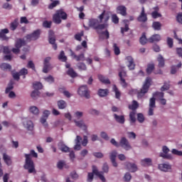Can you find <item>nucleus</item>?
Wrapping results in <instances>:
<instances>
[{
  "label": "nucleus",
  "mask_w": 182,
  "mask_h": 182,
  "mask_svg": "<svg viewBox=\"0 0 182 182\" xmlns=\"http://www.w3.org/2000/svg\"><path fill=\"white\" fill-rule=\"evenodd\" d=\"M82 140V137L77 135L75 139V145L74 146V150H80L82 149V146L80 145V141Z\"/></svg>",
  "instance_id": "a878e982"
},
{
  "label": "nucleus",
  "mask_w": 182,
  "mask_h": 182,
  "mask_svg": "<svg viewBox=\"0 0 182 182\" xmlns=\"http://www.w3.org/2000/svg\"><path fill=\"white\" fill-rule=\"evenodd\" d=\"M116 157H117V151H112L110 153V156H109L110 160H116Z\"/></svg>",
  "instance_id": "bf43d9fd"
},
{
  "label": "nucleus",
  "mask_w": 182,
  "mask_h": 182,
  "mask_svg": "<svg viewBox=\"0 0 182 182\" xmlns=\"http://www.w3.org/2000/svg\"><path fill=\"white\" fill-rule=\"evenodd\" d=\"M52 58L50 57H46L44 59V62H43V73H48V72H49V68H50V60Z\"/></svg>",
  "instance_id": "ddd939ff"
},
{
  "label": "nucleus",
  "mask_w": 182,
  "mask_h": 182,
  "mask_svg": "<svg viewBox=\"0 0 182 182\" xmlns=\"http://www.w3.org/2000/svg\"><path fill=\"white\" fill-rule=\"evenodd\" d=\"M77 67L80 70H86V69H87V68L86 67V64H85L84 63H78L77 64Z\"/></svg>",
  "instance_id": "603ef678"
},
{
  "label": "nucleus",
  "mask_w": 182,
  "mask_h": 182,
  "mask_svg": "<svg viewBox=\"0 0 182 182\" xmlns=\"http://www.w3.org/2000/svg\"><path fill=\"white\" fill-rule=\"evenodd\" d=\"M159 168L161 171H168V170H171V166L168 164H161L159 165Z\"/></svg>",
  "instance_id": "c85d7f7f"
},
{
  "label": "nucleus",
  "mask_w": 182,
  "mask_h": 182,
  "mask_svg": "<svg viewBox=\"0 0 182 182\" xmlns=\"http://www.w3.org/2000/svg\"><path fill=\"white\" fill-rule=\"evenodd\" d=\"M40 95H41V92L36 90H33L31 95L32 99H33L34 100H36V99H38V97H39Z\"/></svg>",
  "instance_id": "79ce46f5"
},
{
  "label": "nucleus",
  "mask_w": 182,
  "mask_h": 182,
  "mask_svg": "<svg viewBox=\"0 0 182 182\" xmlns=\"http://www.w3.org/2000/svg\"><path fill=\"white\" fill-rule=\"evenodd\" d=\"M0 68L1 70H11L12 69V66L6 63H3L0 65Z\"/></svg>",
  "instance_id": "e433bc0d"
},
{
  "label": "nucleus",
  "mask_w": 182,
  "mask_h": 182,
  "mask_svg": "<svg viewBox=\"0 0 182 182\" xmlns=\"http://www.w3.org/2000/svg\"><path fill=\"white\" fill-rule=\"evenodd\" d=\"M149 42V38L146 37V33H143L141 37L139 38V43L141 45H146Z\"/></svg>",
  "instance_id": "58836bf2"
},
{
  "label": "nucleus",
  "mask_w": 182,
  "mask_h": 182,
  "mask_svg": "<svg viewBox=\"0 0 182 182\" xmlns=\"http://www.w3.org/2000/svg\"><path fill=\"white\" fill-rule=\"evenodd\" d=\"M99 20L97 18H90L88 22V26H86L83 24V26L85 31H89L90 28L92 29H95V31H103V29H106L107 28V22L109 19H110V16L109 13L104 10L101 14L98 16Z\"/></svg>",
  "instance_id": "f257e3e1"
},
{
  "label": "nucleus",
  "mask_w": 182,
  "mask_h": 182,
  "mask_svg": "<svg viewBox=\"0 0 182 182\" xmlns=\"http://www.w3.org/2000/svg\"><path fill=\"white\" fill-rule=\"evenodd\" d=\"M94 174L97 176V177H99V178L102 182H106V178H105V176H103V172L99 171L96 166H92V173H88L87 179V182L93 181V178L95 176Z\"/></svg>",
  "instance_id": "20e7f679"
},
{
  "label": "nucleus",
  "mask_w": 182,
  "mask_h": 182,
  "mask_svg": "<svg viewBox=\"0 0 182 182\" xmlns=\"http://www.w3.org/2000/svg\"><path fill=\"white\" fill-rule=\"evenodd\" d=\"M33 87L35 90H41L43 87V85H42V83L37 82L33 85Z\"/></svg>",
  "instance_id": "09e8293b"
},
{
  "label": "nucleus",
  "mask_w": 182,
  "mask_h": 182,
  "mask_svg": "<svg viewBox=\"0 0 182 182\" xmlns=\"http://www.w3.org/2000/svg\"><path fill=\"white\" fill-rule=\"evenodd\" d=\"M23 126H25L27 130H33V123L31 120H27L23 122Z\"/></svg>",
  "instance_id": "473e14b6"
},
{
  "label": "nucleus",
  "mask_w": 182,
  "mask_h": 182,
  "mask_svg": "<svg viewBox=\"0 0 182 182\" xmlns=\"http://www.w3.org/2000/svg\"><path fill=\"white\" fill-rule=\"evenodd\" d=\"M67 75L70 76V77H77V73L73 70V68H70L67 71Z\"/></svg>",
  "instance_id": "ea45409f"
},
{
  "label": "nucleus",
  "mask_w": 182,
  "mask_h": 182,
  "mask_svg": "<svg viewBox=\"0 0 182 182\" xmlns=\"http://www.w3.org/2000/svg\"><path fill=\"white\" fill-rule=\"evenodd\" d=\"M154 97H159V100L163 99L164 97V92H156L154 93Z\"/></svg>",
  "instance_id": "864d4df0"
},
{
  "label": "nucleus",
  "mask_w": 182,
  "mask_h": 182,
  "mask_svg": "<svg viewBox=\"0 0 182 182\" xmlns=\"http://www.w3.org/2000/svg\"><path fill=\"white\" fill-rule=\"evenodd\" d=\"M170 89V82H165L164 85L161 87V92H164Z\"/></svg>",
  "instance_id": "8fccbe9b"
},
{
  "label": "nucleus",
  "mask_w": 182,
  "mask_h": 182,
  "mask_svg": "<svg viewBox=\"0 0 182 182\" xmlns=\"http://www.w3.org/2000/svg\"><path fill=\"white\" fill-rule=\"evenodd\" d=\"M82 36H83V31H81L80 33H77L75 36L76 41H82Z\"/></svg>",
  "instance_id": "0e129e2a"
},
{
  "label": "nucleus",
  "mask_w": 182,
  "mask_h": 182,
  "mask_svg": "<svg viewBox=\"0 0 182 182\" xmlns=\"http://www.w3.org/2000/svg\"><path fill=\"white\" fill-rule=\"evenodd\" d=\"M100 136L102 137V139H104V140H109V135H107V133L105 132H102L100 134Z\"/></svg>",
  "instance_id": "69168bd1"
},
{
  "label": "nucleus",
  "mask_w": 182,
  "mask_h": 182,
  "mask_svg": "<svg viewBox=\"0 0 182 182\" xmlns=\"http://www.w3.org/2000/svg\"><path fill=\"white\" fill-rule=\"evenodd\" d=\"M151 83V78L150 77H146L145 82L141 89L140 92H138L137 93V97L140 99L141 97H143L146 93L149 92V89L150 88Z\"/></svg>",
  "instance_id": "39448f33"
},
{
  "label": "nucleus",
  "mask_w": 182,
  "mask_h": 182,
  "mask_svg": "<svg viewBox=\"0 0 182 182\" xmlns=\"http://www.w3.org/2000/svg\"><path fill=\"white\" fill-rule=\"evenodd\" d=\"M126 60H127V66L129 69V70H134V60H133V58H132V56H127L126 58Z\"/></svg>",
  "instance_id": "a211bd4d"
},
{
  "label": "nucleus",
  "mask_w": 182,
  "mask_h": 182,
  "mask_svg": "<svg viewBox=\"0 0 182 182\" xmlns=\"http://www.w3.org/2000/svg\"><path fill=\"white\" fill-rule=\"evenodd\" d=\"M113 91L115 92L116 99H120V97L122 96V93H120V91H119V88H117V86L116 85L113 86Z\"/></svg>",
  "instance_id": "c03bdc74"
},
{
  "label": "nucleus",
  "mask_w": 182,
  "mask_h": 182,
  "mask_svg": "<svg viewBox=\"0 0 182 182\" xmlns=\"http://www.w3.org/2000/svg\"><path fill=\"white\" fill-rule=\"evenodd\" d=\"M43 26L44 28H50L52 26V21H43Z\"/></svg>",
  "instance_id": "e2e57ef3"
},
{
  "label": "nucleus",
  "mask_w": 182,
  "mask_h": 182,
  "mask_svg": "<svg viewBox=\"0 0 182 182\" xmlns=\"http://www.w3.org/2000/svg\"><path fill=\"white\" fill-rule=\"evenodd\" d=\"M126 168L131 173H134V171H137V166L135 164H132L130 162H127L126 164Z\"/></svg>",
  "instance_id": "aec40b11"
},
{
  "label": "nucleus",
  "mask_w": 182,
  "mask_h": 182,
  "mask_svg": "<svg viewBox=\"0 0 182 182\" xmlns=\"http://www.w3.org/2000/svg\"><path fill=\"white\" fill-rule=\"evenodd\" d=\"M58 60L61 62H66L68 60V57L65 55V51L61 50L58 55Z\"/></svg>",
  "instance_id": "4c0bfd02"
},
{
  "label": "nucleus",
  "mask_w": 182,
  "mask_h": 182,
  "mask_svg": "<svg viewBox=\"0 0 182 182\" xmlns=\"http://www.w3.org/2000/svg\"><path fill=\"white\" fill-rule=\"evenodd\" d=\"M48 41L50 45L55 43L56 38L55 37V33L53 31H50L48 33Z\"/></svg>",
  "instance_id": "5701e85b"
},
{
  "label": "nucleus",
  "mask_w": 182,
  "mask_h": 182,
  "mask_svg": "<svg viewBox=\"0 0 182 182\" xmlns=\"http://www.w3.org/2000/svg\"><path fill=\"white\" fill-rule=\"evenodd\" d=\"M154 11L151 12V15L154 19H157V18H161V14L159 13V6H155L153 8Z\"/></svg>",
  "instance_id": "412c9836"
},
{
  "label": "nucleus",
  "mask_w": 182,
  "mask_h": 182,
  "mask_svg": "<svg viewBox=\"0 0 182 182\" xmlns=\"http://www.w3.org/2000/svg\"><path fill=\"white\" fill-rule=\"evenodd\" d=\"M31 156L33 157H35V159H38V154L35 152V150L32 149L30 151V154H26V163L24 165V168L26 170H28V173H36L35 171V165L33 164V161H32V158H31Z\"/></svg>",
  "instance_id": "f03ea898"
},
{
  "label": "nucleus",
  "mask_w": 182,
  "mask_h": 182,
  "mask_svg": "<svg viewBox=\"0 0 182 182\" xmlns=\"http://www.w3.org/2000/svg\"><path fill=\"white\" fill-rule=\"evenodd\" d=\"M117 12L122 15V16H126L127 15V9L124 6H118L117 7Z\"/></svg>",
  "instance_id": "f3484780"
},
{
  "label": "nucleus",
  "mask_w": 182,
  "mask_h": 182,
  "mask_svg": "<svg viewBox=\"0 0 182 182\" xmlns=\"http://www.w3.org/2000/svg\"><path fill=\"white\" fill-rule=\"evenodd\" d=\"M70 56L73 58V59H75L77 62H80L82 60V62L85 60V53H81L80 55H76L73 50H70Z\"/></svg>",
  "instance_id": "4468645a"
},
{
  "label": "nucleus",
  "mask_w": 182,
  "mask_h": 182,
  "mask_svg": "<svg viewBox=\"0 0 182 182\" xmlns=\"http://www.w3.org/2000/svg\"><path fill=\"white\" fill-rule=\"evenodd\" d=\"M128 107L129 110H132L129 114L130 122L131 123H134L136 122V112L134 110L137 109V101L134 100L132 105H129Z\"/></svg>",
  "instance_id": "0eeeda50"
},
{
  "label": "nucleus",
  "mask_w": 182,
  "mask_h": 182,
  "mask_svg": "<svg viewBox=\"0 0 182 182\" xmlns=\"http://www.w3.org/2000/svg\"><path fill=\"white\" fill-rule=\"evenodd\" d=\"M98 79L100 81L102 82V83H104V85H110V80H109V78L103 76L102 75H99Z\"/></svg>",
  "instance_id": "2f4dec72"
},
{
  "label": "nucleus",
  "mask_w": 182,
  "mask_h": 182,
  "mask_svg": "<svg viewBox=\"0 0 182 182\" xmlns=\"http://www.w3.org/2000/svg\"><path fill=\"white\" fill-rule=\"evenodd\" d=\"M137 19L139 22H147V14H146L144 6L141 8V12Z\"/></svg>",
  "instance_id": "dca6fc26"
},
{
  "label": "nucleus",
  "mask_w": 182,
  "mask_h": 182,
  "mask_svg": "<svg viewBox=\"0 0 182 182\" xmlns=\"http://www.w3.org/2000/svg\"><path fill=\"white\" fill-rule=\"evenodd\" d=\"M161 41V36L160 34H154L148 38L149 43H154Z\"/></svg>",
  "instance_id": "2eb2a0df"
},
{
  "label": "nucleus",
  "mask_w": 182,
  "mask_h": 182,
  "mask_svg": "<svg viewBox=\"0 0 182 182\" xmlns=\"http://www.w3.org/2000/svg\"><path fill=\"white\" fill-rule=\"evenodd\" d=\"M74 122L75 123V126H77V127H80V129H82V130H87V127L83 121H77L75 119Z\"/></svg>",
  "instance_id": "393cba45"
},
{
  "label": "nucleus",
  "mask_w": 182,
  "mask_h": 182,
  "mask_svg": "<svg viewBox=\"0 0 182 182\" xmlns=\"http://www.w3.org/2000/svg\"><path fill=\"white\" fill-rule=\"evenodd\" d=\"M157 60L159 62V64H158L159 68H164L165 61H164V58H163V55L159 54V57L157 58Z\"/></svg>",
  "instance_id": "f704fd0d"
},
{
  "label": "nucleus",
  "mask_w": 182,
  "mask_h": 182,
  "mask_svg": "<svg viewBox=\"0 0 182 182\" xmlns=\"http://www.w3.org/2000/svg\"><path fill=\"white\" fill-rule=\"evenodd\" d=\"M152 28L155 31H161V23L160 21H155L152 23Z\"/></svg>",
  "instance_id": "a19ab883"
},
{
  "label": "nucleus",
  "mask_w": 182,
  "mask_h": 182,
  "mask_svg": "<svg viewBox=\"0 0 182 182\" xmlns=\"http://www.w3.org/2000/svg\"><path fill=\"white\" fill-rule=\"evenodd\" d=\"M176 21L179 23L182 24V13L178 14L177 17H176Z\"/></svg>",
  "instance_id": "774afa93"
},
{
  "label": "nucleus",
  "mask_w": 182,
  "mask_h": 182,
  "mask_svg": "<svg viewBox=\"0 0 182 182\" xmlns=\"http://www.w3.org/2000/svg\"><path fill=\"white\" fill-rule=\"evenodd\" d=\"M162 151L159 154V157H162V159H166L168 160H170L171 159V156L168 155V152L170 151V149L166 146H164L162 147Z\"/></svg>",
  "instance_id": "9d476101"
},
{
  "label": "nucleus",
  "mask_w": 182,
  "mask_h": 182,
  "mask_svg": "<svg viewBox=\"0 0 182 182\" xmlns=\"http://www.w3.org/2000/svg\"><path fill=\"white\" fill-rule=\"evenodd\" d=\"M60 2L58 0L53 1L51 4L48 5V9H53V8H55V6H58Z\"/></svg>",
  "instance_id": "a18cd8bd"
},
{
  "label": "nucleus",
  "mask_w": 182,
  "mask_h": 182,
  "mask_svg": "<svg viewBox=\"0 0 182 182\" xmlns=\"http://www.w3.org/2000/svg\"><path fill=\"white\" fill-rule=\"evenodd\" d=\"M41 29H37L34 31L32 33L26 36V39L27 42H31V41H38L41 37Z\"/></svg>",
  "instance_id": "6e6552de"
},
{
  "label": "nucleus",
  "mask_w": 182,
  "mask_h": 182,
  "mask_svg": "<svg viewBox=\"0 0 182 182\" xmlns=\"http://www.w3.org/2000/svg\"><path fill=\"white\" fill-rule=\"evenodd\" d=\"M6 33H9L8 28L1 29L0 31V39H1V41H8V39H9V38L6 36Z\"/></svg>",
  "instance_id": "6ab92c4d"
},
{
  "label": "nucleus",
  "mask_w": 182,
  "mask_h": 182,
  "mask_svg": "<svg viewBox=\"0 0 182 182\" xmlns=\"http://www.w3.org/2000/svg\"><path fill=\"white\" fill-rule=\"evenodd\" d=\"M144 115L141 113H138L137 114V120L139 123H143L144 122Z\"/></svg>",
  "instance_id": "6e6d98bb"
},
{
  "label": "nucleus",
  "mask_w": 182,
  "mask_h": 182,
  "mask_svg": "<svg viewBox=\"0 0 182 182\" xmlns=\"http://www.w3.org/2000/svg\"><path fill=\"white\" fill-rule=\"evenodd\" d=\"M123 23H124V27L121 28V33L124 35V32H129V20H123Z\"/></svg>",
  "instance_id": "c756f323"
},
{
  "label": "nucleus",
  "mask_w": 182,
  "mask_h": 182,
  "mask_svg": "<svg viewBox=\"0 0 182 182\" xmlns=\"http://www.w3.org/2000/svg\"><path fill=\"white\" fill-rule=\"evenodd\" d=\"M66 19H68V14L65 12V10H63V9L57 10L55 13L53 15V22H54V23H56L57 25L62 23V20L66 21Z\"/></svg>",
  "instance_id": "7ed1b4c3"
},
{
  "label": "nucleus",
  "mask_w": 182,
  "mask_h": 182,
  "mask_svg": "<svg viewBox=\"0 0 182 182\" xmlns=\"http://www.w3.org/2000/svg\"><path fill=\"white\" fill-rule=\"evenodd\" d=\"M3 160L7 166H11L12 159H11L9 155L6 154V153H4L3 154Z\"/></svg>",
  "instance_id": "cd10ccee"
},
{
  "label": "nucleus",
  "mask_w": 182,
  "mask_h": 182,
  "mask_svg": "<svg viewBox=\"0 0 182 182\" xmlns=\"http://www.w3.org/2000/svg\"><path fill=\"white\" fill-rule=\"evenodd\" d=\"M149 107H156V98L151 97L149 100Z\"/></svg>",
  "instance_id": "13d9d810"
},
{
  "label": "nucleus",
  "mask_w": 182,
  "mask_h": 182,
  "mask_svg": "<svg viewBox=\"0 0 182 182\" xmlns=\"http://www.w3.org/2000/svg\"><path fill=\"white\" fill-rule=\"evenodd\" d=\"M119 146L122 147V149H124V150H130V149H132V146L129 143V140H127L126 137H122L121 139V140L119 141Z\"/></svg>",
  "instance_id": "9b49d317"
},
{
  "label": "nucleus",
  "mask_w": 182,
  "mask_h": 182,
  "mask_svg": "<svg viewBox=\"0 0 182 182\" xmlns=\"http://www.w3.org/2000/svg\"><path fill=\"white\" fill-rule=\"evenodd\" d=\"M16 28H18V19L17 18H16L10 24V29H11V31H16Z\"/></svg>",
  "instance_id": "37998d69"
},
{
  "label": "nucleus",
  "mask_w": 182,
  "mask_h": 182,
  "mask_svg": "<svg viewBox=\"0 0 182 182\" xmlns=\"http://www.w3.org/2000/svg\"><path fill=\"white\" fill-rule=\"evenodd\" d=\"M113 49H114V55H116L117 56H119V54L120 53V48L117 46V43L113 44Z\"/></svg>",
  "instance_id": "de8ad7c7"
},
{
  "label": "nucleus",
  "mask_w": 182,
  "mask_h": 182,
  "mask_svg": "<svg viewBox=\"0 0 182 182\" xmlns=\"http://www.w3.org/2000/svg\"><path fill=\"white\" fill-rule=\"evenodd\" d=\"M172 154H175L176 156H182V151L177 149H172Z\"/></svg>",
  "instance_id": "338daca9"
},
{
  "label": "nucleus",
  "mask_w": 182,
  "mask_h": 182,
  "mask_svg": "<svg viewBox=\"0 0 182 182\" xmlns=\"http://www.w3.org/2000/svg\"><path fill=\"white\" fill-rule=\"evenodd\" d=\"M49 114H50V112L49 110H45L43 112V117L40 119L41 124L44 126L45 129H48L49 126L48 124V122H46V120H48V117H49Z\"/></svg>",
  "instance_id": "1a4fd4ad"
},
{
  "label": "nucleus",
  "mask_w": 182,
  "mask_h": 182,
  "mask_svg": "<svg viewBox=\"0 0 182 182\" xmlns=\"http://www.w3.org/2000/svg\"><path fill=\"white\" fill-rule=\"evenodd\" d=\"M29 111L31 112V113H32L33 114H39V109H38L35 106H32L30 107Z\"/></svg>",
  "instance_id": "49530a36"
},
{
  "label": "nucleus",
  "mask_w": 182,
  "mask_h": 182,
  "mask_svg": "<svg viewBox=\"0 0 182 182\" xmlns=\"http://www.w3.org/2000/svg\"><path fill=\"white\" fill-rule=\"evenodd\" d=\"M154 68H155L154 63L148 64L146 70L147 75H151V73H153V70H154Z\"/></svg>",
  "instance_id": "c9c22d12"
},
{
  "label": "nucleus",
  "mask_w": 182,
  "mask_h": 182,
  "mask_svg": "<svg viewBox=\"0 0 182 182\" xmlns=\"http://www.w3.org/2000/svg\"><path fill=\"white\" fill-rule=\"evenodd\" d=\"M28 69H32V70H34V72H36V68H35V63H33V61L30 60L28 61L27 64Z\"/></svg>",
  "instance_id": "3c124183"
},
{
  "label": "nucleus",
  "mask_w": 182,
  "mask_h": 182,
  "mask_svg": "<svg viewBox=\"0 0 182 182\" xmlns=\"http://www.w3.org/2000/svg\"><path fill=\"white\" fill-rule=\"evenodd\" d=\"M25 45H26V41L23 38H18L15 43V48L21 49L22 46H25Z\"/></svg>",
  "instance_id": "4be33fe9"
},
{
  "label": "nucleus",
  "mask_w": 182,
  "mask_h": 182,
  "mask_svg": "<svg viewBox=\"0 0 182 182\" xmlns=\"http://www.w3.org/2000/svg\"><path fill=\"white\" fill-rule=\"evenodd\" d=\"M18 73L20 76H23V78H25V75H28V69L22 68Z\"/></svg>",
  "instance_id": "052dcab7"
},
{
  "label": "nucleus",
  "mask_w": 182,
  "mask_h": 182,
  "mask_svg": "<svg viewBox=\"0 0 182 182\" xmlns=\"http://www.w3.org/2000/svg\"><path fill=\"white\" fill-rule=\"evenodd\" d=\"M112 22H113V23H115V25H117V23H119V17L117 16V15H112Z\"/></svg>",
  "instance_id": "4d7b16f0"
},
{
  "label": "nucleus",
  "mask_w": 182,
  "mask_h": 182,
  "mask_svg": "<svg viewBox=\"0 0 182 182\" xmlns=\"http://www.w3.org/2000/svg\"><path fill=\"white\" fill-rule=\"evenodd\" d=\"M100 97H106L109 95V90L107 89H100L97 92Z\"/></svg>",
  "instance_id": "7c9ffc66"
},
{
  "label": "nucleus",
  "mask_w": 182,
  "mask_h": 182,
  "mask_svg": "<svg viewBox=\"0 0 182 182\" xmlns=\"http://www.w3.org/2000/svg\"><path fill=\"white\" fill-rule=\"evenodd\" d=\"M57 105L58 109H60V110H63V109H66V107H68V103L66 102V101L63 100H58L57 102Z\"/></svg>",
  "instance_id": "bb28decb"
},
{
  "label": "nucleus",
  "mask_w": 182,
  "mask_h": 182,
  "mask_svg": "<svg viewBox=\"0 0 182 182\" xmlns=\"http://www.w3.org/2000/svg\"><path fill=\"white\" fill-rule=\"evenodd\" d=\"M77 93L81 97H85V99H90V91H89L87 85L80 86L78 88Z\"/></svg>",
  "instance_id": "423d86ee"
},
{
  "label": "nucleus",
  "mask_w": 182,
  "mask_h": 182,
  "mask_svg": "<svg viewBox=\"0 0 182 182\" xmlns=\"http://www.w3.org/2000/svg\"><path fill=\"white\" fill-rule=\"evenodd\" d=\"M151 164H152L151 159L146 158L141 161V165L143 167H149V166H151Z\"/></svg>",
  "instance_id": "b1692460"
},
{
  "label": "nucleus",
  "mask_w": 182,
  "mask_h": 182,
  "mask_svg": "<svg viewBox=\"0 0 182 182\" xmlns=\"http://www.w3.org/2000/svg\"><path fill=\"white\" fill-rule=\"evenodd\" d=\"M45 81L48 82V83H53L55 82V78L52 75H49L47 77H45Z\"/></svg>",
  "instance_id": "680f3d73"
},
{
  "label": "nucleus",
  "mask_w": 182,
  "mask_h": 182,
  "mask_svg": "<svg viewBox=\"0 0 182 182\" xmlns=\"http://www.w3.org/2000/svg\"><path fill=\"white\" fill-rule=\"evenodd\" d=\"M114 118L117 123H120L121 124L124 123V116L123 115L119 116L117 114H114Z\"/></svg>",
  "instance_id": "72a5a7b5"
},
{
  "label": "nucleus",
  "mask_w": 182,
  "mask_h": 182,
  "mask_svg": "<svg viewBox=\"0 0 182 182\" xmlns=\"http://www.w3.org/2000/svg\"><path fill=\"white\" fill-rule=\"evenodd\" d=\"M60 150L64 153H69L70 151L69 147L65 144L61 145Z\"/></svg>",
  "instance_id": "5fc2aeb1"
},
{
  "label": "nucleus",
  "mask_w": 182,
  "mask_h": 182,
  "mask_svg": "<svg viewBox=\"0 0 182 182\" xmlns=\"http://www.w3.org/2000/svg\"><path fill=\"white\" fill-rule=\"evenodd\" d=\"M119 80H120V84L122 86V87H126L127 86V82H126V80L124 77H127V73L126 71H120L119 73Z\"/></svg>",
  "instance_id": "f8f14e48"
}]
</instances>
